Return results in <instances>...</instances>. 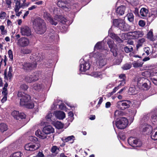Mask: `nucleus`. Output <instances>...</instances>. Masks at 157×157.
Masks as SVG:
<instances>
[{
    "label": "nucleus",
    "mask_w": 157,
    "mask_h": 157,
    "mask_svg": "<svg viewBox=\"0 0 157 157\" xmlns=\"http://www.w3.org/2000/svg\"><path fill=\"white\" fill-rule=\"evenodd\" d=\"M17 95L20 100V105L25 106L26 107L29 109H32L34 107L36 102L30 100V97L29 95L20 91L18 92Z\"/></svg>",
    "instance_id": "f257e3e1"
},
{
    "label": "nucleus",
    "mask_w": 157,
    "mask_h": 157,
    "mask_svg": "<svg viewBox=\"0 0 157 157\" xmlns=\"http://www.w3.org/2000/svg\"><path fill=\"white\" fill-rule=\"evenodd\" d=\"M33 27L38 34L44 33L46 31V27L44 21L38 18L35 20L33 22Z\"/></svg>",
    "instance_id": "f03ea898"
},
{
    "label": "nucleus",
    "mask_w": 157,
    "mask_h": 157,
    "mask_svg": "<svg viewBox=\"0 0 157 157\" xmlns=\"http://www.w3.org/2000/svg\"><path fill=\"white\" fill-rule=\"evenodd\" d=\"M128 121L125 117H121L116 121L115 124L117 127L119 129H124L128 125Z\"/></svg>",
    "instance_id": "7ed1b4c3"
},
{
    "label": "nucleus",
    "mask_w": 157,
    "mask_h": 157,
    "mask_svg": "<svg viewBox=\"0 0 157 157\" xmlns=\"http://www.w3.org/2000/svg\"><path fill=\"white\" fill-rule=\"evenodd\" d=\"M94 57L97 59V64L100 67H101L106 64V59L104 58L101 53L99 52L95 53L94 55Z\"/></svg>",
    "instance_id": "20e7f679"
},
{
    "label": "nucleus",
    "mask_w": 157,
    "mask_h": 157,
    "mask_svg": "<svg viewBox=\"0 0 157 157\" xmlns=\"http://www.w3.org/2000/svg\"><path fill=\"white\" fill-rule=\"evenodd\" d=\"M20 0H14L15 3L14 10L16 13L17 16L19 17L22 13L21 11H19L20 9L22 8L24 6V3L25 2V0H23V3L21 4L20 2Z\"/></svg>",
    "instance_id": "39448f33"
},
{
    "label": "nucleus",
    "mask_w": 157,
    "mask_h": 157,
    "mask_svg": "<svg viewBox=\"0 0 157 157\" xmlns=\"http://www.w3.org/2000/svg\"><path fill=\"white\" fill-rule=\"evenodd\" d=\"M59 108L60 109L67 111V108L65 105L62 102V101L59 100H55L53 105L51 107V108L52 109L55 110L58 108Z\"/></svg>",
    "instance_id": "423d86ee"
},
{
    "label": "nucleus",
    "mask_w": 157,
    "mask_h": 157,
    "mask_svg": "<svg viewBox=\"0 0 157 157\" xmlns=\"http://www.w3.org/2000/svg\"><path fill=\"white\" fill-rule=\"evenodd\" d=\"M53 13L56 15L55 17V20L59 21L63 24L67 22V19L59 15L60 13L59 9L55 8L54 10Z\"/></svg>",
    "instance_id": "0eeeda50"
},
{
    "label": "nucleus",
    "mask_w": 157,
    "mask_h": 157,
    "mask_svg": "<svg viewBox=\"0 0 157 157\" xmlns=\"http://www.w3.org/2000/svg\"><path fill=\"white\" fill-rule=\"evenodd\" d=\"M131 102L129 100H123L117 102V106L119 109L124 110L130 106Z\"/></svg>",
    "instance_id": "6e6552de"
},
{
    "label": "nucleus",
    "mask_w": 157,
    "mask_h": 157,
    "mask_svg": "<svg viewBox=\"0 0 157 157\" xmlns=\"http://www.w3.org/2000/svg\"><path fill=\"white\" fill-rule=\"evenodd\" d=\"M40 145L38 142L37 141L35 143H28L25 146V150L27 151H34L37 150L40 147Z\"/></svg>",
    "instance_id": "1a4fd4ad"
},
{
    "label": "nucleus",
    "mask_w": 157,
    "mask_h": 157,
    "mask_svg": "<svg viewBox=\"0 0 157 157\" xmlns=\"http://www.w3.org/2000/svg\"><path fill=\"white\" fill-rule=\"evenodd\" d=\"M128 144L131 146L134 147H140L142 145V143L140 140L136 138L130 137L128 140Z\"/></svg>",
    "instance_id": "9d476101"
},
{
    "label": "nucleus",
    "mask_w": 157,
    "mask_h": 157,
    "mask_svg": "<svg viewBox=\"0 0 157 157\" xmlns=\"http://www.w3.org/2000/svg\"><path fill=\"white\" fill-rule=\"evenodd\" d=\"M126 35L130 37V38L135 39L142 37L144 35V33L141 31H135L129 32Z\"/></svg>",
    "instance_id": "9b49d317"
},
{
    "label": "nucleus",
    "mask_w": 157,
    "mask_h": 157,
    "mask_svg": "<svg viewBox=\"0 0 157 157\" xmlns=\"http://www.w3.org/2000/svg\"><path fill=\"white\" fill-rule=\"evenodd\" d=\"M107 44L110 48V51L113 53V55L116 56L117 55V46L114 44L113 41L110 39H108Z\"/></svg>",
    "instance_id": "f8f14e48"
},
{
    "label": "nucleus",
    "mask_w": 157,
    "mask_h": 157,
    "mask_svg": "<svg viewBox=\"0 0 157 157\" xmlns=\"http://www.w3.org/2000/svg\"><path fill=\"white\" fill-rule=\"evenodd\" d=\"M57 5L65 11H67L70 10V8L68 6L66 0H58Z\"/></svg>",
    "instance_id": "ddd939ff"
},
{
    "label": "nucleus",
    "mask_w": 157,
    "mask_h": 157,
    "mask_svg": "<svg viewBox=\"0 0 157 157\" xmlns=\"http://www.w3.org/2000/svg\"><path fill=\"white\" fill-rule=\"evenodd\" d=\"M20 32L23 36H29L31 35V31L29 28L27 26L23 25L20 28Z\"/></svg>",
    "instance_id": "4468645a"
},
{
    "label": "nucleus",
    "mask_w": 157,
    "mask_h": 157,
    "mask_svg": "<svg viewBox=\"0 0 157 157\" xmlns=\"http://www.w3.org/2000/svg\"><path fill=\"white\" fill-rule=\"evenodd\" d=\"M140 129L141 132L145 133L147 134L149 133L152 130L151 126L147 124H141Z\"/></svg>",
    "instance_id": "2eb2a0df"
},
{
    "label": "nucleus",
    "mask_w": 157,
    "mask_h": 157,
    "mask_svg": "<svg viewBox=\"0 0 157 157\" xmlns=\"http://www.w3.org/2000/svg\"><path fill=\"white\" fill-rule=\"evenodd\" d=\"M38 78L36 76L35 74H33L32 75H28L25 77V81L28 83H31L33 81L37 80Z\"/></svg>",
    "instance_id": "dca6fc26"
},
{
    "label": "nucleus",
    "mask_w": 157,
    "mask_h": 157,
    "mask_svg": "<svg viewBox=\"0 0 157 157\" xmlns=\"http://www.w3.org/2000/svg\"><path fill=\"white\" fill-rule=\"evenodd\" d=\"M44 17L46 20H47L48 21H49L52 25H56L57 24V21L53 20L51 18L50 14L47 12H44Z\"/></svg>",
    "instance_id": "f3484780"
},
{
    "label": "nucleus",
    "mask_w": 157,
    "mask_h": 157,
    "mask_svg": "<svg viewBox=\"0 0 157 157\" xmlns=\"http://www.w3.org/2000/svg\"><path fill=\"white\" fill-rule=\"evenodd\" d=\"M90 67V65L89 62L86 61L81 64L80 66V70L81 71L85 72L88 70Z\"/></svg>",
    "instance_id": "a211bd4d"
},
{
    "label": "nucleus",
    "mask_w": 157,
    "mask_h": 157,
    "mask_svg": "<svg viewBox=\"0 0 157 157\" xmlns=\"http://www.w3.org/2000/svg\"><path fill=\"white\" fill-rule=\"evenodd\" d=\"M43 132L47 135L52 133L54 132V128L51 125H48L44 127L42 130Z\"/></svg>",
    "instance_id": "6ab92c4d"
},
{
    "label": "nucleus",
    "mask_w": 157,
    "mask_h": 157,
    "mask_svg": "<svg viewBox=\"0 0 157 157\" xmlns=\"http://www.w3.org/2000/svg\"><path fill=\"white\" fill-rule=\"evenodd\" d=\"M53 115L59 120H63L65 117V114L64 112L60 111H56L54 112Z\"/></svg>",
    "instance_id": "aec40b11"
},
{
    "label": "nucleus",
    "mask_w": 157,
    "mask_h": 157,
    "mask_svg": "<svg viewBox=\"0 0 157 157\" xmlns=\"http://www.w3.org/2000/svg\"><path fill=\"white\" fill-rule=\"evenodd\" d=\"M157 17V9H152L149 16L147 18V20L149 21H152Z\"/></svg>",
    "instance_id": "412c9836"
},
{
    "label": "nucleus",
    "mask_w": 157,
    "mask_h": 157,
    "mask_svg": "<svg viewBox=\"0 0 157 157\" xmlns=\"http://www.w3.org/2000/svg\"><path fill=\"white\" fill-rule=\"evenodd\" d=\"M33 64L30 63H26L23 64V68L25 70H31L36 67V63H33Z\"/></svg>",
    "instance_id": "4be33fe9"
},
{
    "label": "nucleus",
    "mask_w": 157,
    "mask_h": 157,
    "mask_svg": "<svg viewBox=\"0 0 157 157\" xmlns=\"http://www.w3.org/2000/svg\"><path fill=\"white\" fill-rule=\"evenodd\" d=\"M18 43L22 47L26 46L29 43V40L26 38L23 37L18 40Z\"/></svg>",
    "instance_id": "5701e85b"
},
{
    "label": "nucleus",
    "mask_w": 157,
    "mask_h": 157,
    "mask_svg": "<svg viewBox=\"0 0 157 157\" xmlns=\"http://www.w3.org/2000/svg\"><path fill=\"white\" fill-rule=\"evenodd\" d=\"M111 29H110L109 31V34L110 36L113 40H116L118 43H121L122 42V40L117 35L113 33H109L111 31Z\"/></svg>",
    "instance_id": "b1692460"
},
{
    "label": "nucleus",
    "mask_w": 157,
    "mask_h": 157,
    "mask_svg": "<svg viewBox=\"0 0 157 157\" xmlns=\"http://www.w3.org/2000/svg\"><path fill=\"white\" fill-rule=\"evenodd\" d=\"M36 135L40 138L44 139L47 138V135L44 133L43 132H41L40 130L38 129L35 132Z\"/></svg>",
    "instance_id": "393cba45"
},
{
    "label": "nucleus",
    "mask_w": 157,
    "mask_h": 157,
    "mask_svg": "<svg viewBox=\"0 0 157 157\" xmlns=\"http://www.w3.org/2000/svg\"><path fill=\"white\" fill-rule=\"evenodd\" d=\"M40 55L39 53L36 54L33 53L30 56V59L33 61L37 62L40 60Z\"/></svg>",
    "instance_id": "a878e982"
},
{
    "label": "nucleus",
    "mask_w": 157,
    "mask_h": 157,
    "mask_svg": "<svg viewBox=\"0 0 157 157\" xmlns=\"http://www.w3.org/2000/svg\"><path fill=\"white\" fill-rule=\"evenodd\" d=\"M148 13V10L146 8H143L140 11L139 17L142 18H144L147 16Z\"/></svg>",
    "instance_id": "bb28decb"
},
{
    "label": "nucleus",
    "mask_w": 157,
    "mask_h": 157,
    "mask_svg": "<svg viewBox=\"0 0 157 157\" xmlns=\"http://www.w3.org/2000/svg\"><path fill=\"white\" fill-rule=\"evenodd\" d=\"M126 7L123 6H121L118 7L116 10V13L118 15H122L124 13Z\"/></svg>",
    "instance_id": "cd10ccee"
},
{
    "label": "nucleus",
    "mask_w": 157,
    "mask_h": 157,
    "mask_svg": "<svg viewBox=\"0 0 157 157\" xmlns=\"http://www.w3.org/2000/svg\"><path fill=\"white\" fill-rule=\"evenodd\" d=\"M150 77L153 83L157 85V73L153 72L150 74Z\"/></svg>",
    "instance_id": "c85d7f7f"
},
{
    "label": "nucleus",
    "mask_w": 157,
    "mask_h": 157,
    "mask_svg": "<svg viewBox=\"0 0 157 157\" xmlns=\"http://www.w3.org/2000/svg\"><path fill=\"white\" fill-rule=\"evenodd\" d=\"M52 123L58 129H61L63 128V124L61 122L57 121L55 122L53 121Z\"/></svg>",
    "instance_id": "c756f323"
},
{
    "label": "nucleus",
    "mask_w": 157,
    "mask_h": 157,
    "mask_svg": "<svg viewBox=\"0 0 157 157\" xmlns=\"http://www.w3.org/2000/svg\"><path fill=\"white\" fill-rule=\"evenodd\" d=\"M136 80H137V84L139 86H141V84H143V83L144 82H149L147 79L145 78L144 77L136 78Z\"/></svg>",
    "instance_id": "7c9ffc66"
},
{
    "label": "nucleus",
    "mask_w": 157,
    "mask_h": 157,
    "mask_svg": "<svg viewBox=\"0 0 157 157\" xmlns=\"http://www.w3.org/2000/svg\"><path fill=\"white\" fill-rule=\"evenodd\" d=\"M119 78L120 79V81L121 82L120 83V86H123L125 83V80L126 76L124 74H122L119 76Z\"/></svg>",
    "instance_id": "2f4dec72"
},
{
    "label": "nucleus",
    "mask_w": 157,
    "mask_h": 157,
    "mask_svg": "<svg viewBox=\"0 0 157 157\" xmlns=\"http://www.w3.org/2000/svg\"><path fill=\"white\" fill-rule=\"evenodd\" d=\"M143 64V63L140 60L136 61H134L132 63L133 66L135 68L141 67Z\"/></svg>",
    "instance_id": "473e14b6"
},
{
    "label": "nucleus",
    "mask_w": 157,
    "mask_h": 157,
    "mask_svg": "<svg viewBox=\"0 0 157 157\" xmlns=\"http://www.w3.org/2000/svg\"><path fill=\"white\" fill-rule=\"evenodd\" d=\"M151 133V138L154 140H157V127L154 129Z\"/></svg>",
    "instance_id": "72a5a7b5"
},
{
    "label": "nucleus",
    "mask_w": 157,
    "mask_h": 157,
    "mask_svg": "<svg viewBox=\"0 0 157 157\" xmlns=\"http://www.w3.org/2000/svg\"><path fill=\"white\" fill-rule=\"evenodd\" d=\"M120 29L122 30H125L126 29L124 22L123 20H122L120 21V24L118 27Z\"/></svg>",
    "instance_id": "f704fd0d"
},
{
    "label": "nucleus",
    "mask_w": 157,
    "mask_h": 157,
    "mask_svg": "<svg viewBox=\"0 0 157 157\" xmlns=\"http://www.w3.org/2000/svg\"><path fill=\"white\" fill-rule=\"evenodd\" d=\"M46 119L49 121H52L53 122L55 120L54 117L51 113H49L46 116Z\"/></svg>",
    "instance_id": "c9c22d12"
},
{
    "label": "nucleus",
    "mask_w": 157,
    "mask_h": 157,
    "mask_svg": "<svg viewBox=\"0 0 157 157\" xmlns=\"http://www.w3.org/2000/svg\"><path fill=\"white\" fill-rule=\"evenodd\" d=\"M102 43V42H98L94 47V50H98L99 51H101V50H102V48L101 47Z\"/></svg>",
    "instance_id": "e433bc0d"
},
{
    "label": "nucleus",
    "mask_w": 157,
    "mask_h": 157,
    "mask_svg": "<svg viewBox=\"0 0 157 157\" xmlns=\"http://www.w3.org/2000/svg\"><path fill=\"white\" fill-rule=\"evenodd\" d=\"M7 129V125L4 123H1L0 124V130L2 132L6 131Z\"/></svg>",
    "instance_id": "4c0bfd02"
},
{
    "label": "nucleus",
    "mask_w": 157,
    "mask_h": 157,
    "mask_svg": "<svg viewBox=\"0 0 157 157\" xmlns=\"http://www.w3.org/2000/svg\"><path fill=\"white\" fill-rule=\"evenodd\" d=\"M149 120V117L147 115L144 116L141 120V124H147V122Z\"/></svg>",
    "instance_id": "58836bf2"
},
{
    "label": "nucleus",
    "mask_w": 157,
    "mask_h": 157,
    "mask_svg": "<svg viewBox=\"0 0 157 157\" xmlns=\"http://www.w3.org/2000/svg\"><path fill=\"white\" fill-rule=\"evenodd\" d=\"M42 85L40 84L36 83L34 85L33 88L34 89L37 91H39L42 88Z\"/></svg>",
    "instance_id": "ea45409f"
},
{
    "label": "nucleus",
    "mask_w": 157,
    "mask_h": 157,
    "mask_svg": "<svg viewBox=\"0 0 157 157\" xmlns=\"http://www.w3.org/2000/svg\"><path fill=\"white\" fill-rule=\"evenodd\" d=\"M51 151L52 153L57 154L59 152V149L56 146H54L52 147Z\"/></svg>",
    "instance_id": "a19ab883"
},
{
    "label": "nucleus",
    "mask_w": 157,
    "mask_h": 157,
    "mask_svg": "<svg viewBox=\"0 0 157 157\" xmlns=\"http://www.w3.org/2000/svg\"><path fill=\"white\" fill-rule=\"evenodd\" d=\"M91 75L92 76H93L94 77L101 78L102 75L101 73L100 72H94L91 73Z\"/></svg>",
    "instance_id": "79ce46f5"
},
{
    "label": "nucleus",
    "mask_w": 157,
    "mask_h": 157,
    "mask_svg": "<svg viewBox=\"0 0 157 157\" xmlns=\"http://www.w3.org/2000/svg\"><path fill=\"white\" fill-rule=\"evenodd\" d=\"M128 20L131 22H132L134 21V16L132 13H129L127 15Z\"/></svg>",
    "instance_id": "37998d69"
},
{
    "label": "nucleus",
    "mask_w": 157,
    "mask_h": 157,
    "mask_svg": "<svg viewBox=\"0 0 157 157\" xmlns=\"http://www.w3.org/2000/svg\"><path fill=\"white\" fill-rule=\"evenodd\" d=\"M128 93L130 94H134L137 93L135 90V88L134 86L131 87L129 88Z\"/></svg>",
    "instance_id": "c03bdc74"
},
{
    "label": "nucleus",
    "mask_w": 157,
    "mask_h": 157,
    "mask_svg": "<svg viewBox=\"0 0 157 157\" xmlns=\"http://www.w3.org/2000/svg\"><path fill=\"white\" fill-rule=\"evenodd\" d=\"M152 30H151L147 34V38L152 41L154 40Z\"/></svg>",
    "instance_id": "a18cd8bd"
},
{
    "label": "nucleus",
    "mask_w": 157,
    "mask_h": 157,
    "mask_svg": "<svg viewBox=\"0 0 157 157\" xmlns=\"http://www.w3.org/2000/svg\"><path fill=\"white\" fill-rule=\"evenodd\" d=\"M23 155V154L20 152H15L13 154L11 155V157H21Z\"/></svg>",
    "instance_id": "49530a36"
},
{
    "label": "nucleus",
    "mask_w": 157,
    "mask_h": 157,
    "mask_svg": "<svg viewBox=\"0 0 157 157\" xmlns=\"http://www.w3.org/2000/svg\"><path fill=\"white\" fill-rule=\"evenodd\" d=\"M18 114H19V112L16 110L13 111L11 113L12 115L17 120L19 119V118H18Z\"/></svg>",
    "instance_id": "de8ad7c7"
},
{
    "label": "nucleus",
    "mask_w": 157,
    "mask_h": 157,
    "mask_svg": "<svg viewBox=\"0 0 157 157\" xmlns=\"http://www.w3.org/2000/svg\"><path fill=\"white\" fill-rule=\"evenodd\" d=\"M132 66V64L131 63H126L125 64L123 67L122 68L124 70H127L131 68Z\"/></svg>",
    "instance_id": "09e8293b"
},
{
    "label": "nucleus",
    "mask_w": 157,
    "mask_h": 157,
    "mask_svg": "<svg viewBox=\"0 0 157 157\" xmlns=\"http://www.w3.org/2000/svg\"><path fill=\"white\" fill-rule=\"evenodd\" d=\"M151 121L154 124H157V116L153 115L151 117Z\"/></svg>",
    "instance_id": "8fccbe9b"
},
{
    "label": "nucleus",
    "mask_w": 157,
    "mask_h": 157,
    "mask_svg": "<svg viewBox=\"0 0 157 157\" xmlns=\"http://www.w3.org/2000/svg\"><path fill=\"white\" fill-rule=\"evenodd\" d=\"M20 90H26L28 88V86L25 84H22L20 86Z\"/></svg>",
    "instance_id": "3c124183"
},
{
    "label": "nucleus",
    "mask_w": 157,
    "mask_h": 157,
    "mask_svg": "<svg viewBox=\"0 0 157 157\" xmlns=\"http://www.w3.org/2000/svg\"><path fill=\"white\" fill-rule=\"evenodd\" d=\"M124 49L125 52L128 53L132 51L133 50V48L131 46H126L125 47Z\"/></svg>",
    "instance_id": "603ef678"
},
{
    "label": "nucleus",
    "mask_w": 157,
    "mask_h": 157,
    "mask_svg": "<svg viewBox=\"0 0 157 157\" xmlns=\"http://www.w3.org/2000/svg\"><path fill=\"white\" fill-rule=\"evenodd\" d=\"M6 12L1 11L0 13V19H4L6 16Z\"/></svg>",
    "instance_id": "864d4df0"
},
{
    "label": "nucleus",
    "mask_w": 157,
    "mask_h": 157,
    "mask_svg": "<svg viewBox=\"0 0 157 157\" xmlns=\"http://www.w3.org/2000/svg\"><path fill=\"white\" fill-rule=\"evenodd\" d=\"M122 19H115L113 20V24L116 26L118 27L120 24V21Z\"/></svg>",
    "instance_id": "5fc2aeb1"
},
{
    "label": "nucleus",
    "mask_w": 157,
    "mask_h": 157,
    "mask_svg": "<svg viewBox=\"0 0 157 157\" xmlns=\"http://www.w3.org/2000/svg\"><path fill=\"white\" fill-rule=\"evenodd\" d=\"M21 52L24 54H28L31 52V50L28 49H23L22 50Z\"/></svg>",
    "instance_id": "6e6d98bb"
},
{
    "label": "nucleus",
    "mask_w": 157,
    "mask_h": 157,
    "mask_svg": "<svg viewBox=\"0 0 157 157\" xmlns=\"http://www.w3.org/2000/svg\"><path fill=\"white\" fill-rule=\"evenodd\" d=\"M142 87L144 90H147L149 88V86L148 85L147 82H144L142 84Z\"/></svg>",
    "instance_id": "4d7b16f0"
},
{
    "label": "nucleus",
    "mask_w": 157,
    "mask_h": 157,
    "mask_svg": "<svg viewBox=\"0 0 157 157\" xmlns=\"http://www.w3.org/2000/svg\"><path fill=\"white\" fill-rule=\"evenodd\" d=\"M12 71L13 70L12 68L11 67H10L9 71L8 72L7 78H9V79H10L11 78L12 76Z\"/></svg>",
    "instance_id": "13d9d810"
},
{
    "label": "nucleus",
    "mask_w": 157,
    "mask_h": 157,
    "mask_svg": "<svg viewBox=\"0 0 157 157\" xmlns=\"http://www.w3.org/2000/svg\"><path fill=\"white\" fill-rule=\"evenodd\" d=\"M0 30L2 35H5L6 33V31L5 30V27L3 25H1L0 26Z\"/></svg>",
    "instance_id": "bf43d9fd"
},
{
    "label": "nucleus",
    "mask_w": 157,
    "mask_h": 157,
    "mask_svg": "<svg viewBox=\"0 0 157 157\" xmlns=\"http://www.w3.org/2000/svg\"><path fill=\"white\" fill-rule=\"evenodd\" d=\"M120 86V85L118 86L115 87L114 89L113 90V91L110 93L111 95H112L113 94L116 92L120 88V86Z\"/></svg>",
    "instance_id": "052dcab7"
},
{
    "label": "nucleus",
    "mask_w": 157,
    "mask_h": 157,
    "mask_svg": "<svg viewBox=\"0 0 157 157\" xmlns=\"http://www.w3.org/2000/svg\"><path fill=\"white\" fill-rule=\"evenodd\" d=\"M144 51L147 55H149L151 52L150 48L148 47L145 48H144Z\"/></svg>",
    "instance_id": "680f3d73"
},
{
    "label": "nucleus",
    "mask_w": 157,
    "mask_h": 157,
    "mask_svg": "<svg viewBox=\"0 0 157 157\" xmlns=\"http://www.w3.org/2000/svg\"><path fill=\"white\" fill-rule=\"evenodd\" d=\"M5 1L6 4L8 6V8H10L12 3V0H5Z\"/></svg>",
    "instance_id": "e2e57ef3"
},
{
    "label": "nucleus",
    "mask_w": 157,
    "mask_h": 157,
    "mask_svg": "<svg viewBox=\"0 0 157 157\" xmlns=\"http://www.w3.org/2000/svg\"><path fill=\"white\" fill-rule=\"evenodd\" d=\"M25 115L24 113H19L18 116V118H21V119L25 118Z\"/></svg>",
    "instance_id": "0e129e2a"
},
{
    "label": "nucleus",
    "mask_w": 157,
    "mask_h": 157,
    "mask_svg": "<svg viewBox=\"0 0 157 157\" xmlns=\"http://www.w3.org/2000/svg\"><path fill=\"white\" fill-rule=\"evenodd\" d=\"M74 138V136H69L65 138V141L66 142H68L71 140L73 139Z\"/></svg>",
    "instance_id": "69168bd1"
},
{
    "label": "nucleus",
    "mask_w": 157,
    "mask_h": 157,
    "mask_svg": "<svg viewBox=\"0 0 157 157\" xmlns=\"http://www.w3.org/2000/svg\"><path fill=\"white\" fill-rule=\"evenodd\" d=\"M8 54L9 56V58L11 59L12 60L13 58V55L12 54V52L11 50H10L8 51Z\"/></svg>",
    "instance_id": "338daca9"
},
{
    "label": "nucleus",
    "mask_w": 157,
    "mask_h": 157,
    "mask_svg": "<svg viewBox=\"0 0 157 157\" xmlns=\"http://www.w3.org/2000/svg\"><path fill=\"white\" fill-rule=\"evenodd\" d=\"M35 157H44V156L42 152L39 151Z\"/></svg>",
    "instance_id": "774afa93"
}]
</instances>
